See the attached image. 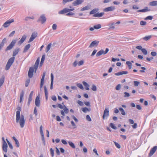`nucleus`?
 <instances>
[{
	"label": "nucleus",
	"instance_id": "nucleus-1",
	"mask_svg": "<svg viewBox=\"0 0 157 157\" xmlns=\"http://www.w3.org/2000/svg\"><path fill=\"white\" fill-rule=\"evenodd\" d=\"M17 109L18 110L16 112V122L18 123L19 122L21 127L22 128L24 127L25 125V120L24 116L23 115H21L20 117V111L21 110V108L20 107H18Z\"/></svg>",
	"mask_w": 157,
	"mask_h": 157
},
{
	"label": "nucleus",
	"instance_id": "nucleus-2",
	"mask_svg": "<svg viewBox=\"0 0 157 157\" xmlns=\"http://www.w3.org/2000/svg\"><path fill=\"white\" fill-rule=\"evenodd\" d=\"M17 40H13L12 41L10 44L5 49V51L11 50L14 46L15 44L16 43Z\"/></svg>",
	"mask_w": 157,
	"mask_h": 157
},
{
	"label": "nucleus",
	"instance_id": "nucleus-3",
	"mask_svg": "<svg viewBox=\"0 0 157 157\" xmlns=\"http://www.w3.org/2000/svg\"><path fill=\"white\" fill-rule=\"evenodd\" d=\"M46 21V18L44 14H43L40 15V17L37 20L38 22H40L41 24L45 23Z\"/></svg>",
	"mask_w": 157,
	"mask_h": 157
},
{
	"label": "nucleus",
	"instance_id": "nucleus-4",
	"mask_svg": "<svg viewBox=\"0 0 157 157\" xmlns=\"http://www.w3.org/2000/svg\"><path fill=\"white\" fill-rule=\"evenodd\" d=\"M14 20L13 19L7 20L4 24L3 26L5 28H7L10 25L11 23L14 22Z\"/></svg>",
	"mask_w": 157,
	"mask_h": 157
},
{
	"label": "nucleus",
	"instance_id": "nucleus-5",
	"mask_svg": "<svg viewBox=\"0 0 157 157\" xmlns=\"http://www.w3.org/2000/svg\"><path fill=\"white\" fill-rule=\"evenodd\" d=\"M34 70L33 67H30L28 73V76L29 78H32L33 76Z\"/></svg>",
	"mask_w": 157,
	"mask_h": 157
},
{
	"label": "nucleus",
	"instance_id": "nucleus-6",
	"mask_svg": "<svg viewBox=\"0 0 157 157\" xmlns=\"http://www.w3.org/2000/svg\"><path fill=\"white\" fill-rule=\"evenodd\" d=\"M37 33L34 32L33 33L31 36V37L28 41V43H30L37 36Z\"/></svg>",
	"mask_w": 157,
	"mask_h": 157
},
{
	"label": "nucleus",
	"instance_id": "nucleus-7",
	"mask_svg": "<svg viewBox=\"0 0 157 157\" xmlns=\"http://www.w3.org/2000/svg\"><path fill=\"white\" fill-rule=\"evenodd\" d=\"M109 111L108 109H105L103 116V119H106V118H105V117H107L109 116Z\"/></svg>",
	"mask_w": 157,
	"mask_h": 157
},
{
	"label": "nucleus",
	"instance_id": "nucleus-8",
	"mask_svg": "<svg viewBox=\"0 0 157 157\" xmlns=\"http://www.w3.org/2000/svg\"><path fill=\"white\" fill-rule=\"evenodd\" d=\"M157 149V146H154L151 148L149 154V156L151 157L152 156L153 154L155 152Z\"/></svg>",
	"mask_w": 157,
	"mask_h": 157
},
{
	"label": "nucleus",
	"instance_id": "nucleus-9",
	"mask_svg": "<svg viewBox=\"0 0 157 157\" xmlns=\"http://www.w3.org/2000/svg\"><path fill=\"white\" fill-rule=\"evenodd\" d=\"M84 2L83 0H76L72 3L74 6H76L82 4Z\"/></svg>",
	"mask_w": 157,
	"mask_h": 157
},
{
	"label": "nucleus",
	"instance_id": "nucleus-10",
	"mask_svg": "<svg viewBox=\"0 0 157 157\" xmlns=\"http://www.w3.org/2000/svg\"><path fill=\"white\" fill-rule=\"evenodd\" d=\"M39 61L40 59L39 58H38L37 59V60H36V62L35 63V64L34 66V67H33L34 69L35 72H36V71L37 69L39 63Z\"/></svg>",
	"mask_w": 157,
	"mask_h": 157
},
{
	"label": "nucleus",
	"instance_id": "nucleus-11",
	"mask_svg": "<svg viewBox=\"0 0 157 157\" xmlns=\"http://www.w3.org/2000/svg\"><path fill=\"white\" fill-rule=\"evenodd\" d=\"M115 9V8L114 6H111L103 9V11L105 12H109L111 11L114 10Z\"/></svg>",
	"mask_w": 157,
	"mask_h": 157
},
{
	"label": "nucleus",
	"instance_id": "nucleus-12",
	"mask_svg": "<svg viewBox=\"0 0 157 157\" xmlns=\"http://www.w3.org/2000/svg\"><path fill=\"white\" fill-rule=\"evenodd\" d=\"M27 37V36L25 35H24L22 36L20 40L18 42V44L19 45H21L25 40Z\"/></svg>",
	"mask_w": 157,
	"mask_h": 157
},
{
	"label": "nucleus",
	"instance_id": "nucleus-13",
	"mask_svg": "<svg viewBox=\"0 0 157 157\" xmlns=\"http://www.w3.org/2000/svg\"><path fill=\"white\" fill-rule=\"evenodd\" d=\"M99 41L94 40L92 41L89 46V48H92L94 46H97L98 44Z\"/></svg>",
	"mask_w": 157,
	"mask_h": 157
},
{
	"label": "nucleus",
	"instance_id": "nucleus-14",
	"mask_svg": "<svg viewBox=\"0 0 157 157\" xmlns=\"http://www.w3.org/2000/svg\"><path fill=\"white\" fill-rule=\"evenodd\" d=\"M68 12L67 8H65L62 10L59 11L58 12V14H63Z\"/></svg>",
	"mask_w": 157,
	"mask_h": 157
},
{
	"label": "nucleus",
	"instance_id": "nucleus-15",
	"mask_svg": "<svg viewBox=\"0 0 157 157\" xmlns=\"http://www.w3.org/2000/svg\"><path fill=\"white\" fill-rule=\"evenodd\" d=\"M128 73V72L127 71H119L117 73H116L114 74V75L116 76H119L122 75L123 74H127Z\"/></svg>",
	"mask_w": 157,
	"mask_h": 157
},
{
	"label": "nucleus",
	"instance_id": "nucleus-16",
	"mask_svg": "<svg viewBox=\"0 0 157 157\" xmlns=\"http://www.w3.org/2000/svg\"><path fill=\"white\" fill-rule=\"evenodd\" d=\"M35 105L37 107H39L40 103V100L38 96L36 97L35 101Z\"/></svg>",
	"mask_w": 157,
	"mask_h": 157
},
{
	"label": "nucleus",
	"instance_id": "nucleus-17",
	"mask_svg": "<svg viewBox=\"0 0 157 157\" xmlns=\"http://www.w3.org/2000/svg\"><path fill=\"white\" fill-rule=\"evenodd\" d=\"M51 86L50 88L51 90H52L53 88V79H54V76L52 73H51Z\"/></svg>",
	"mask_w": 157,
	"mask_h": 157
},
{
	"label": "nucleus",
	"instance_id": "nucleus-18",
	"mask_svg": "<svg viewBox=\"0 0 157 157\" xmlns=\"http://www.w3.org/2000/svg\"><path fill=\"white\" fill-rule=\"evenodd\" d=\"M8 147L7 144L6 142L3 143L2 149L3 150L6 152L7 151V147Z\"/></svg>",
	"mask_w": 157,
	"mask_h": 157
},
{
	"label": "nucleus",
	"instance_id": "nucleus-19",
	"mask_svg": "<svg viewBox=\"0 0 157 157\" xmlns=\"http://www.w3.org/2000/svg\"><path fill=\"white\" fill-rule=\"evenodd\" d=\"M19 49L18 48H16L13 51V57H14L18 53Z\"/></svg>",
	"mask_w": 157,
	"mask_h": 157
},
{
	"label": "nucleus",
	"instance_id": "nucleus-20",
	"mask_svg": "<svg viewBox=\"0 0 157 157\" xmlns=\"http://www.w3.org/2000/svg\"><path fill=\"white\" fill-rule=\"evenodd\" d=\"M14 60L15 57H12L8 60L7 63L12 65L14 61Z\"/></svg>",
	"mask_w": 157,
	"mask_h": 157
},
{
	"label": "nucleus",
	"instance_id": "nucleus-21",
	"mask_svg": "<svg viewBox=\"0 0 157 157\" xmlns=\"http://www.w3.org/2000/svg\"><path fill=\"white\" fill-rule=\"evenodd\" d=\"M45 95L46 98V99L47 100L48 99V92L47 89L45 86H44Z\"/></svg>",
	"mask_w": 157,
	"mask_h": 157
},
{
	"label": "nucleus",
	"instance_id": "nucleus-22",
	"mask_svg": "<svg viewBox=\"0 0 157 157\" xmlns=\"http://www.w3.org/2000/svg\"><path fill=\"white\" fill-rule=\"evenodd\" d=\"M104 12H101L100 13H96L93 15V17H102L104 14Z\"/></svg>",
	"mask_w": 157,
	"mask_h": 157
},
{
	"label": "nucleus",
	"instance_id": "nucleus-23",
	"mask_svg": "<svg viewBox=\"0 0 157 157\" xmlns=\"http://www.w3.org/2000/svg\"><path fill=\"white\" fill-rule=\"evenodd\" d=\"M30 46L31 45L30 44H28L26 45L24 48V50L23 51V52L25 53L30 48Z\"/></svg>",
	"mask_w": 157,
	"mask_h": 157
},
{
	"label": "nucleus",
	"instance_id": "nucleus-24",
	"mask_svg": "<svg viewBox=\"0 0 157 157\" xmlns=\"http://www.w3.org/2000/svg\"><path fill=\"white\" fill-rule=\"evenodd\" d=\"M5 76L4 75H2L0 78V87L3 84L5 80Z\"/></svg>",
	"mask_w": 157,
	"mask_h": 157
},
{
	"label": "nucleus",
	"instance_id": "nucleus-25",
	"mask_svg": "<svg viewBox=\"0 0 157 157\" xmlns=\"http://www.w3.org/2000/svg\"><path fill=\"white\" fill-rule=\"evenodd\" d=\"M150 11V9H148V7H146L144 9L138 10L137 11L138 12H146L148 11Z\"/></svg>",
	"mask_w": 157,
	"mask_h": 157
},
{
	"label": "nucleus",
	"instance_id": "nucleus-26",
	"mask_svg": "<svg viewBox=\"0 0 157 157\" xmlns=\"http://www.w3.org/2000/svg\"><path fill=\"white\" fill-rule=\"evenodd\" d=\"M91 6L90 5H87L83 8H82L81 10V11H83L85 10H88L90 8Z\"/></svg>",
	"mask_w": 157,
	"mask_h": 157
},
{
	"label": "nucleus",
	"instance_id": "nucleus-27",
	"mask_svg": "<svg viewBox=\"0 0 157 157\" xmlns=\"http://www.w3.org/2000/svg\"><path fill=\"white\" fill-rule=\"evenodd\" d=\"M13 139L15 142V144L16 145V147H18L20 146L19 143L18 141L14 136L13 137Z\"/></svg>",
	"mask_w": 157,
	"mask_h": 157
},
{
	"label": "nucleus",
	"instance_id": "nucleus-28",
	"mask_svg": "<svg viewBox=\"0 0 157 157\" xmlns=\"http://www.w3.org/2000/svg\"><path fill=\"white\" fill-rule=\"evenodd\" d=\"M98 10L99 9L98 8L94 9L90 12V14H95V13H96L98 12Z\"/></svg>",
	"mask_w": 157,
	"mask_h": 157
},
{
	"label": "nucleus",
	"instance_id": "nucleus-29",
	"mask_svg": "<svg viewBox=\"0 0 157 157\" xmlns=\"http://www.w3.org/2000/svg\"><path fill=\"white\" fill-rule=\"evenodd\" d=\"M149 5L151 6H157V1L150 2L149 3Z\"/></svg>",
	"mask_w": 157,
	"mask_h": 157
},
{
	"label": "nucleus",
	"instance_id": "nucleus-30",
	"mask_svg": "<svg viewBox=\"0 0 157 157\" xmlns=\"http://www.w3.org/2000/svg\"><path fill=\"white\" fill-rule=\"evenodd\" d=\"M82 83L84 86H85V89L87 90H89V85L85 82H83Z\"/></svg>",
	"mask_w": 157,
	"mask_h": 157
},
{
	"label": "nucleus",
	"instance_id": "nucleus-31",
	"mask_svg": "<svg viewBox=\"0 0 157 157\" xmlns=\"http://www.w3.org/2000/svg\"><path fill=\"white\" fill-rule=\"evenodd\" d=\"M152 36L149 35L148 36H146L142 38V39L145 41H147L150 39L151 38Z\"/></svg>",
	"mask_w": 157,
	"mask_h": 157
},
{
	"label": "nucleus",
	"instance_id": "nucleus-32",
	"mask_svg": "<svg viewBox=\"0 0 157 157\" xmlns=\"http://www.w3.org/2000/svg\"><path fill=\"white\" fill-rule=\"evenodd\" d=\"M102 54H104V51L103 50H101L96 54V56L98 57L101 55Z\"/></svg>",
	"mask_w": 157,
	"mask_h": 157
},
{
	"label": "nucleus",
	"instance_id": "nucleus-33",
	"mask_svg": "<svg viewBox=\"0 0 157 157\" xmlns=\"http://www.w3.org/2000/svg\"><path fill=\"white\" fill-rule=\"evenodd\" d=\"M81 109L82 111L84 113H86L87 111H90V109H88L86 107L82 108Z\"/></svg>",
	"mask_w": 157,
	"mask_h": 157
},
{
	"label": "nucleus",
	"instance_id": "nucleus-34",
	"mask_svg": "<svg viewBox=\"0 0 157 157\" xmlns=\"http://www.w3.org/2000/svg\"><path fill=\"white\" fill-rule=\"evenodd\" d=\"M24 92L22 91L21 93L20 96V102H21L22 101L23 98L24 96Z\"/></svg>",
	"mask_w": 157,
	"mask_h": 157
},
{
	"label": "nucleus",
	"instance_id": "nucleus-35",
	"mask_svg": "<svg viewBox=\"0 0 157 157\" xmlns=\"http://www.w3.org/2000/svg\"><path fill=\"white\" fill-rule=\"evenodd\" d=\"M114 25H115V23L114 22L109 24L108 26L109 27V29H115V27L113 26Z\"/></svg>",
	"mask_w": 157,
	"mask_h": 157
},
{
	"label": "nucleus",
	"instance_id": "nucleus-36",
	"mask_svg": "<svg viewBox=\"0 0 157 157\" xmlns=\"http://www.w3.org/2000/svg\"><path fill=\"white\" fill-rule=\"evenodd\" d=\"M126 64L128 65L129 69H131L132 68V64L131 62L129 61L126 62Z\"/></svg>",
	"mask_w": 157,
	"mask_h": 157
},
{
	"label": "nucleus",
	"instance_id": "nucleus-37",
	"mask_svg": "<svg viewBox=\"0 0 157 157\" xmlns=\"http://www.w3.org/2000/svg\"><path fill=\"white\" fill-rule=\"evenodd\" d=\"M52 45V44L51 43L49 44L48 46H47L46 48V52H47L49 51V50L50 49Z\"/></svg>",
	"mask_w": 157,
	"mask_h": 157
},
{
	"label": "nucleus",
	"instance_id": "nucleus-38",
	"mask_svg": "<svg viewBox=\"0 0 157 157\" xmlns=\"http://www.w3.org/2000/svg\"><path fill=\"white\" fill-rule=\"evenodd\" d=\"M45 59V55H43L42 56V58L41 59V60L40 63V65L41 66L43 63H44V60Z\"/></svg>",
	"mask_w": 157,
	"mask_h": 157
},
{
	"label": "nucleus",
	"instance_id": "nucleus-39",
	"mask_svg": "<svg viewBox=\"0 0 157 157\" xmlns=\"http://www.w3.org/2000/svg\"><path fill=\"white\" fill-rule=\"evenodd\" d=\"M119 109L120 110V111L121 112V113L122 115H125L126 113L123 108H119Z\"/></svg>",
	"mask_w": 157,
	"mask_h": 157
},
{
	"label": "nucleus",
	"instance_id": "nucleus-40",
	"mask_svg": "<svg viewBox=\"0 0 157 157\" xmlns=\"http://www.w3.org/2000/svg\"><path fill=\"white\" fill-rule=\"evenodd\" d=\"M12 65L7 63L5 67V70L6 71L9 69Z\"/></svg>",
	"mask_w": 157,
	"mask_h": 157
},
{
	"label": "nucleus",
	"instance_id": "nucleus-41",
	"mask_svg": "<svg viewBox=\"0 0 157 157\" xmlns=\"http://www.w3.org/2000/svg\"><path fill=\"white\" fill-rule=\"evenodd\" d=\"M94 27L95 29H98L101 27V25L100 24H98L97 25H94Z\"/></svg>",
	"mask_w": 157,
	"mask_h": 157
},
{
	"label": "nucleus",
	"instance_id": "nucleus-42",
	"mask_svg": "<svg viewBox=\"0 0 157 157\" xmlns=\"http://www.w3.org/2000/svg\"><path fill=\"white\" fill-rule=\"evenodd\" d=\"M68 143L69 145L73 148H75V147L74 144L71 141L68 142Z\"/></svg>",
	"mask_w": 157,
	"mask_h": 157
},
{
	"label": "nucleus",
	"instance_id": "nucleus-43",
	"mask_svg": "<svg viewBox=\"0 0 157 157\" xmlns=\"http://www.w3.org/2000/svg\"><path fill=\"white\" fill-rule=\"evenodd\" d=\"M141 51L144 55H147V52L145 48H143Z\"/></svg>",
	"mask_w": 157,
	"mask_h": 157
},
{
	"label": "nucleus",
	"instance_id": "nucleus-44",
	"mask_svg": "<svg viewBox=\"0 0 157 157\" xmlns=\"http://www.w3.org/2000/svg\"><path fill=\"white\" fill-rule=\"evenodd\" d=\"M6 140L8 143V145L9 146V147L11 148V149H12L13 148V147L11 144L10 143V142L7 139H6Z\"/></svg>",
	"mask_w": 157,
	"mask_h": 157
},
{
	"label": "nucleus",
	"instance_id": "nucleus-45",
	"mask_svg": "<svg viewBox=\"0 0 157 157\" xmlns=\"http://www.w3.org/2000/svg\"><path fill=\"white\" fill-rule=\"evenodd\" d=\"M91 89L94 91H96L97 90L96 86L94 84L92 85Z\"/></svg>",
	"mask_w": 157,
	"mask_h": 157
},
{
	"label": "nucleus",
	"instance_id": "nucleus-46",
	"mask_svg": "<svg viewBox=\"0 0 157 157\" xmlns=\"http://www.w3.org/2000/svg\"><path fill=\"white\" fill-rule=\"evenodd\" d=\"M64 107L63 108V111L66 113H68V109L66 107V106L64 105Z\"/></svg>",
	"mask_w": 157,
	"mask_h": 157
},
{
	"label": "nucleus",
	"instance_id": "nucleus-47",
	"mask_svg": "<svg viewBox=\"0 0 157 157\" xmlns=\"http://www.w3.org/2000/svg\"><path fill=\"white\" fill-rule=\"evenodd\" d=\"M110 126L113 129H116L117 128L116 126H115L114 124L112 123H111L110 124Z\"/></svg>",
	"mask_w": 157,
	"mask_h": 157
},
{
	"label": "nucleus",
	"instance_id": "nucleus-48",
	"mask_svg": "<svg viewBox=\"0 0 157 157\" xmlns=\"http://www.w3.org/2000/svg\"><path fill=\"white\" fill-rule=\"evenodd\" d=\"M153 18V17L151 16H148L147 17H146L144 20H151Z\"/></svg>",
	"mask_w": 157,
	"mask_h": 157
},
{
	"label": "nucleus",
	"instance_id": "nucleus-49",
	"mask_svg": "<svg viewBox=\"0 0 157 157\" xmlns=\"http://www.w3.org/2000/svg\"><path fill=\"white\" fill-rule=\"evenodd\" d=\"M133 82L134 85L136 86H138L140 84V82H139L137 81H134Z\"/></svg>",
	"mask_w": 157,
	"mask_h": 157
},
{
	"label": "nucleus",
	"instance_id": "nucleus-50",
	"mask_svg": "<svg viewBox=\"0 0 157 157\" xmlns=\"http://www.w3.org/2000/svg\"><path fill=\"white\" fill-rule=\"evenodd\" d=\"M30 80L29 79H28L26 80V81L25 83V86L26 87H27L29 84L30 82Z\"/></svg>",
	"mask_w": 157,
	"mask_h": 157
},
{
	"label": "nucleus",
	"instance_id": "nucleus-51",
	"mask_svg": "<svg viewBox=\"0 0 157 157\" xmlns=\"http://www.w3.org/2000/svg\"><path fill=\"white\" fill-rule=\"evenodd\" d=\"M114 143L115 144V145L117 148L119 149L121 148V146L118 143L115 141L114 142Z\"/></svg>",
	"mask_w": 157,
	"mask_h": 157
},
{
	"label": "nucleus",
	"instance_id": "nucleus-52",
	"mask_svg": "<svg viewBox=\"0 0 157 157\" xmlns=\"http://www.w3.org/2000/svg\"><path fill=\"white\" fill-rule=\"evenodd\" d=\"M50 153L51 154L52 156V157H53L54 156V151L52 148H51L50 149Z\"/></svg>",
	"mask_w": 157,
	"mask_h": 157
},
{
	"label": "nucleus",
	"instance_id": "nucleus-53",
	"mask_svg": "<svg viewBox=\"0 0 157 157\" xmlns=\"http://www.w3.org/2000/svg\"><path fill=\"white\" fill-rule=\"evenodd\" d=\"M57 25L55 24H54L52 26V29L53 30H56L57 29Z\"/></svg>",
	"mask_w": 157,
	"mask_h": 157
},
{
	"label": "nucleus",
	"instance_id": "nucleus-54",
	"mask_svg": "<svg viewBox=\"0 0 157 157\" xmlns=\"http://www.w3.org/2000/svg\"><path fill=\"white\" fill-rule=\"evenodd\" d=\"M45 75H46V72H43L41 81H44V77L45 76Z\"/></svg>",
	"mask_w": 157,
	"mask_h": 157
},
{
	"label": "nucleus",
	"instance_id": "nucleus-55",
	"mask_svg": "<svg viewBox=\"0 0 157 157\" xmlns=\"http://www.w3.org/2000/svg\"><path fill=\"white\" fill-rule=\"evenodd\" d=\"M84 63V61L83 60H82L80 61L79 62H78V65L79 66H80L81 65H82Z\"/></svg>",
	"mask_w": 157,
	"mask_h": 157
},
{
	"label": "nucleus",
	"instance_id": "nucleus-56",
	"mask_svg": "<svg viewBox=\"0 0 157 157\" xmlns=\"http://www.w3.org/2000/svg\"><path fill=\"white\" fill-rule=\"evenodd\" d=\"M77 86L81 89L83 90L84 89L82 85L80 83L78 84H77Z\"/></svg>",
	"mask_w": 157,
	"mask_h": 157
},
{
	"label": "nucleus",
	"instance_id": "nucleus-57",
	"mask_svg": "<svg viewBox=\"0 0 157 157\" xmlns=\"http://www.w3.org/2000/svg\"><path fill=\"white\" fill-rule=\"evenodd\" d=\"M71 124L72 126H73V128H76V126L73 121H71Z\"/></svg>",
	"mask_w": 157,
	"mask_h": 157
},
{
	"label": "nucleus",
	"instance_id": "nucleus-58",
	"mask_svg": "<svg viewBox=\"0 0 157 157\" xmlns=\"http://www.w3.org/2000/svg\"><path fill=\"white\" fill-rule=\"evenodd\" d=\"M147 22L146 21H141L140 23V25H146Z\"/></svg>",
	"mask_w": 157,
	"mask_h": 157
},
{
	"label": "nucleus",
	"instance_id": "nucleus-59",
	"mask_svg": "<svg viewBox=\"0 0 157 157\" xmlns=\"http://www.w3.org/2000/svg\"><path fill=\"white\" fill-rule=\"evenodd\" d=\"M86 119L89 121H91V118H90V116L89 115H86Z\"/></svg>",
	"mask_w": 157,
	"mask_h": 157
},
{
	"label": "nucleus",
	"instance_id": "nucleus-60",
	"mask_svg": "<svg viewBox=\"0 0 157 157\" xmlns=\"http://www.w3.org/2000/svg\"><path fill=\"white\" fill-rule=\"evenodd\" d=\"M77 102L81 106H82L83 105V102L80 101L78 100Z\"/></svg>",
	"mask_w": 157,
	"mask_h": 157
},
{
	"label": "nucleus",
	"instance_id": "nucleus-61",
	"mask_svg": "<svg viewBox=\"0 0 157 157\" xmlns=\"http://www.w3.org/2000/svg\"><path fill=\"white\" fill-rule=\"evenodd\" d=\"M71 117L75 122H78V120L74 116L72 115L71 116Z\"/></svg>",
	"mask_w": 157,
	"mask_h": 157
},
{
	"label": "nucleus",
	"instance_id": "nucleus-62",
	"mask_svg": "<svg viewBox=\"0 0 157 157\" xmlns=\"http://www.w3.org/2000/svg\"><path fill=\"white\" fill-rule=\"evenodd\" d=\"M121 87V86L120 84H118L117 85V86L116 87V89L117 90H120Z\"/></svg>",
	"mask_w": 157,
	"mask_h": 157
},
{
	"label": "nucleus",
	"instance_id": "nucleus-63",
	"mask_svg": "<svg viewBox=\"0 0 157 157\" xmlns=\"http://www.w3.org/2000/svg\"><path fill=\"white\" fill-rule=\"evenodd\" d=\"M52 99L54 101H56L57 100L56 97L55 96H53L52 97Z\"/></svg>",
	"mask_w": 157,
	"mask_h": 157
},
{
	"label": "nucleus",
	"instance_id": "nucleus-64",
	"mask_svg": "<svg viewBox=\"0 0 157 157\" xmlns=\"http://www.w3.org/2000/svg\"><path fill=\"white\" fill-rule=\"evenodd\" d=\"M151 54L152 56H156L157 53L155 52H151Z\"/></svg>",
	"mask_w": 157,
	"mask_h": 157
}]
</instances>
